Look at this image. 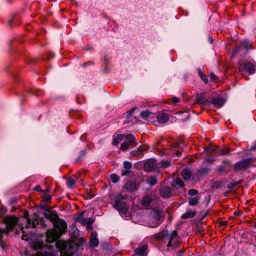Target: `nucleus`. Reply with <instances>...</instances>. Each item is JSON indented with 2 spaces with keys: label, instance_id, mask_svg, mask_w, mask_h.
Wrapping results in <instances>:
<instances>
[{
  "label": "nucleus",
  "instance_id": "nucleus-24",
  "mask_svg": "<svg viewBox=\"0 0 256 256\" xmlns=\"http://www.w3.org/2000/svg\"><path fill=\"white\" fill-rule=\"evenodd\" d=\"M182 175L185 180H188L191 176V172L188 169L185 168L182 170Z\"/></svg>",
  "mask_w": 256,
  "mask_h": 256
},
{
  "label": "nucleus",
  "instance_id": "nucleus-13",
  "mask_svg": "<svg viewBox=\"0 0 256 256\" xmlns=\"http://www.w3.org/2000/svg\"><path fill=\"white\" fill-rule=\"evenodd\" d=\"M210 102L213 104L214 107L220 108L223 106L225 102L224 100L221 97L214 98L210 100Z\"/></svg>",
  "mask_w": 256,
  "mask_h": 256
},
{
  "label": "nucleus",
  "instance_id": "nucleus-33",
  "mask_svg": "<svg viewBox=\"0 0 256 256\" xmlns=\"http://www.w3.org/2000/svg\"><path fill=\"white\" fill-rule=\"evenodd\" d=\"M168 230H163L162 232L158 234L157 238L158 240H162L168 234Z\"/></svg>",
  "mask_w": 256,
  "mask_h": 256
},
{
  "label": "nucleus",
  "instance_id": "nucleus-41",
  "mask_svg": "<svg viewBox=\"0 0 256 256\" xmlns=\"http://www.w3.org/2000/svg\"><path fill=\"white\" fill-rule=\"evenodd\" d=\"M161 164L164 168H167L170 165V160H162Z\"/></svg>",
  "mask_w": 256,
  "mask_h": 256
},
{
  "label": "nucleus",
  "instance_id": "nucleus-38",
  "mask_svg": "<svg viewBox=\"0 0 256 256\" xmlns=\"http://www.w3.org/2000/svg\"><path fill=\"white\" fill-rule=\"evenodd\" d=\"M150 112L148 111H143L142 112L140 116L144 118H146L150 116Z\"/></svg>",
  "mask_w": 256,
  "mask_h": 256
},
{
  "label": "nucleus",
  "instance_id": "nucleus-35",
  "mask_svg": "<svg viewBox=\"0 0 256 256\" xmlns=\"http://www.w3.org/2000/svg\"><path fill=\"white\" fill-rule=\"evenodd\" d=\"M110 178L111 181L114 184H116L117 182H118L120 180L119 176L117 174H111Z\"/></svg>",
  "mask_w": 256,
  "mask_h": 256
},
{
  "label": "nucleus",
  "instance_id": "nucleus-27",
  "mask_svg": "<svg viewBox=\"0 0 256 256\" xmlns=\"http://www.w3.org/2000/svg\"><path fill=\"white\" fill-rule=\"evenodd\" d=\"M199 198L198 197H190L188 198L189 204L192 206L196 205L199 201Z\"/></svg>",
  "mask_w": 256,
  "mask_h": 256
},
{
  "label": "nucleus",
  "instance_id": "nucleus-59",
  "mask_svg": "<svg viewBox=\"0 0 256 256\" xmlns=\"http://www.w3.org/2000/svg\"><path fill=\"white\" fill-rule=\"evenodd\" d=\"M184 251H181L180 252H179L178 254V256H183V254H184Z\"/></svg>",
  "mask_w": 256,
  "mask_h": 256
},
{
  "label": "nucleus",
  "instance_id": "nucleus-53",
  "mask_svg": "<svg viewBox=\"0 0 256 256\" xmlns=\"http://www.w3.org/2000/svg\"><path fill=\"white\" fill-rule=\"evenodd\" d=\"M86 230L88 231L92 230V227L90 224H88L86 226Z\"/></svg>",
  "mask_w": 256,
  "mask_h": 256
},
{
  "label": "nucleus",
  "instance_id": "nucleus-64",
  "mask_svg": "<svg viewBox=\"0 0 256 256\" xmlns=\"http://www.w3.org/2000/svg\"><path fill=\"white\" fill-rule=\"evenodd\" d=\"M255 158V159H254V160H256V158Z\"/></svg>",
  "mask_w": 256,
  "mask_h": 256
},
{
  "label": "nucleus",
  "instance_id": "nucleus-61",
  "mask_svg": "<svg viewBox=\"0 0 256 256\" xmlns=\"http://www.w3.org/2000/svg\"><path fill=\"white\" fill-rule=\"evenodd\" d=\"M206 161L208 162H212L214 160L208 158L206 160Z\"/></svg>",
  "mask_w": 256,
  "mask_h": 256
},
{
  "label": "nucleus",
  "instance_id": "nucleus-20",
  "mask_svg": "<svg viewBox=\"0 0 256 256\" xmlns=\"http://www.w3.org/2000/svg\"><path fill=\"white\" fill-rule=\"evenodd\" d=\"M146 150L143 148H140L138 150H135L131 152L130 154L132 156L138 158H142L144 155V152Z\"/></svg>",
  "mask_w": 256,
  "mask_h": 256
},
{
  "label": "nucleus",
  "instance_id": "nucleus-26",
  "mask_svg": "<svg viewBox=\"0 0 256 256\" xmlns=\"http://www.w3.org/2000/svg\"><path fill=\"white\" fill-rule=\"evenodd\" d=\"M196 212L188 211L185 214H183L181 218L184 219L188 218H193L195 216Z\"/></svg>",
  "mask_w": 256,
  "mask_h": 256
},
{
  "label": "nucleus",
  "instance_id": "nucleus-5",
  "mask_svg": "<svg viewBox=\"0 0 256 256\" xmlns=\"http://www.w3.org/2000/svg\"><path fill=\"white\" fill-rule=\"evenodd\" d=\"M150 220L149 226L151 228H156L159 226L162 222L161 220L162 216V212L158 210L153 209L150 212Z\"/></svg>",
  "mask_w": 256,
  "mask_h": 256
},
{
  "label": "nucleus",
  "instance_id": "nucleus-60",
  "mask_svg": "<svg viewBox=\"0 0 256 256\" xmlns=\"http://www.w3.org/2000/svg\"><path fill=\"white\" fill-rule=\"evenodd\" d=\"M88 64H89L88 62L84 63L82 64V66L85 67V66H86Z\"/></svg>",
  "mask_w": 256,
  "mask_h": 256
},
{
  "label": "nucleus",
  "instance_id": "nucleus-29",
  "mask_svg": "<svg viewBox=\"0 0 256 256\" xmlns=\"http://www.w3.org/2000/svg\"><path fill=\"white\" fill-rule=\"evenodd\" d=\"M210 172V168H202L198 170V173L201 176L207 175Z\"/></svg>",
  "mask_w": 256,
  "mask_h": 256
},
{
  "label": "nucleus",
  "instance_id": "nucleus-6",
  "mask_svg": "<svg viewBox=\"0 0 256 256\" xmlns=\"http://www.w3.org/2000/svg\"><path fill=\"white\" fill-rule=\"evenodd\" d=\"M238 68L240 72L243 76L246 75V72L252 74L256 72V63L250 62L242 63L240 64Z\"/></svg>",
  "mask_w": 256,
  "mask_h": 256
},
{
  "label": "nucleus",
  "instance_id": "nucleus-19",
  "mask_svg": "<svg viewBox=\"0 0 256 256\" xmlns=\"http://www.w3.org/2000/svg\"><path fill=\"white\" fill-rule=\"evenodd\" d=\"M155 166L156 165L154 161L152 160H150L146 161L145 163L144 168L146 171L150 172L154 168Z\"/></svg>",
  "mask_w": 256,
  "mask_h": 256
},
{
  "label": "nucleus",
  "instance_id": "nucleus-15",
  "mask_svg": "<svg viewBox=\"0 0 256 256\" xmlns=\"http://www.w3.org/2000/svg\"><path fill=\"white\" fill-rule=\"evenodd\" d=\"M230 162L228 160H225L222 162V164L218 168V171L219 172H225L227 173L228 172L229 166Z\"/></svg>",
  "mask_w": 256,
  "mask_h": 256
},
{
  "label": "nucleus",
  "instance_id": "nucleus-28",
  "mask_svg": "<svg viewBox=\"0 0 256 256\" xmlns=\"http://www.w3.org/2000/svg\"><path fill=\"white\" fill-rule=\"evenodd\" d=\"M198 71L199 76L200 78L204 81V82L205 84H207L208 82V78H206V76L204 74L202 70L201 69L198 68Z\"/></svg>",
  "mask_w": 256,
  "mask_h": 256
},
{
  "label": "nucleus",
  "instance_id": "nucleus-21",
  "mask_svg": "<svg viewBox=\"0 0 256 256\" xmlns=\"http://www.w3.org/2000/svg\"><path fill=\"white\" fill-rule=\"evenodd\" d=\"M157 119L159 122L164 123L168 120L169 117L168 114L166 113H162L158 115Z\"/></svg>",
  "mask_w": 256,
  "mask_h": 256
},
{
  "label": "nucleus",
  "instance_id": "nucleus-10",
  "mask_svg": "<svg viewBox=\"0 0 256 256\" xmlns=\"http://www.w3.org/2000/svg\"><path fill=\"white\" fill-rule=\"evenodd\" d=\"M148 245L144 244L139 246L134 250V253L138 256H147L148 254Z\"/></svg>",
  "mask_w": 256,
  "mask_h": 256
},
{
  "label": "nucleus",
  "instance_id": "nucleus-32",
  "mask_svg": "<svg viewBox=\"0 0 256 256\" xmlns=\"http://www.w3.org/2000/svg\"><path fill=\"white\" fill-rule=\"evenodd\" d=\"M147 183L150 186H153L156 183V178L155 176H150L147 180Z\"/></svg>",
  "mask_w": 256,
  "mask_h": 256
},
{
  "label": "nucleus",
  "instance_id": "nucleus-31",
  "mask_svg": "<svg viewBox=\"0 0 256 256\" xmlns=\"http://www.w3.org/2000/svg\"><path fill=\"white\" fill-rule=\"evenodd\" d=\"M230 148L226 147L224 148L220 149L218 150V154L219 155H225L229 154L230 152Z\"/></svg>",
  "mask_w": 256,
  "mask_h": 256
},
{
  "label": "nucleus",
  "instance_id": "nucleus-14",
  "mask_svg": "<svg viewBox=\"0 0 256 256\" xmlns=\"http://www.w3.org/2000/svg\"><path fill=\"white\" fill-rule=\"evenodd\" d=\"M160 192V196L163 198H168L171 196L172 190L170 187L162 186Z\"/></svg>",
  "mask_w": 256,
  "mask_h": 256
},
{
  "label": "nucleus",
  "instance_id": "nucleus-16",
  "mask_svg": "<svg viewBox=\"0 0 256 256\" xmlns=\"http://www.w3.org/2000/svg\"><path fill=\"white\" fill-rule=\"evenodd\" d=\"M99 244V241L97 238V233L96 232H93L92 233V236L90 239L89 246L90 248H96L98 246Z\"/></svg>",
  "mask_w": 256,
  "mask_h": 256
},
{
  "label": "nucleus",
  "instance_id": "nucleus-34",
  "mask_svg": "<svg viewBox=\"0 0 256 256\" xmlns=\"http://www.w3.org/2000/svg\"><path fill=\"white\" fill-rule=\"evenodd\" d=\"M130 144L128 142H123L120 146V149L123 151H126L129 148Z\"/></svg>",
  "mask_w": 256,
  "mask_h": 256
},
{
  "label": "nucleus",
  "instance_id": "nucleus-47",
  "mask_svg": "<svg viewBox=\"0 0 256 256\" xmlns=\"http://www.w3.org/2000/svg\"><path fill=\"white\" fill-rule=\"evenodd\" d=\"M87 220L88 224L92 225L94 222V220L92 218H90L86 220Z\"/></svg>",
  "mask_w": 256,
  "mask_h": 256
},
{
  "label": "nucleus",
  "instance_id": "nucleus-58",
  "mask_svg": "<svg viewBox=\"0 0 256 256\" xmlns=\"http://www.w3.org/2000/svg\"><path fill=\"white\" fill-rule=\"evenodd\" d=\"M208 39H209L210 42L211 44L213 43V39H212V37L209 36Z\"/></svg>",
  "mask_w": 256,
  "mask_h": 256
},
{
  "label": "nucleus",
  "instance_id": "nucleus-62",
  "mask_svg": "<svg viewBox=\"0 0 256 256\" xmlns=\"http://www.w3.org/2000/svg\"><path fill=\"white\" fill-rule=\"evenodd\" d=\"M176 154L177 156H179L180 154V152H176Z\"/></svg>",
  "mask_w": 256,
  "mask_h": 256
},
{
  "label": "nucleus",
  "instance_id": "nucleus-8",
  "mask_svg": "<svg viewBox=\"0 0 256 256\" xmlns=\"http://www.w3.org/2000/svg\"><path fill=\"white\" fill-rule=\"evenodd\" d=\"M253 48L252 44L250 41L244 40L242 42L240 46L232 50V55L234 56L242 50H244V54H247L250 50Z\"/></svg>",
  "mask_w": 256,
  "mask_h": 256
},
{
  "label": "nucleus",
  "instance_id": "nucleus-18",
  "mask_svg": "<svg viewBox=\"0 0 256 256\" xmlns=\"http://www.w3.org/2000/svg\"><path fill=\"white\" fill-rule=\"evenodd\" d=\"M138 186L137 184L132 181H128L124 185V188L128 192H134L138 189Z\"/></svg>",
  "mask_w": 256,
  "mask_h": 256
},
{
  "label": "nucleus",
  "instance_id": "nucleus-43",
  "mask_svg": "<svg viewBox=\"0 0 256 256\" xmlns=\"http://www.w3.org/2000/svg\"><path fill=\"white\" fill-rule=\"evenodd\" d=\"M198 193V191L194 189H190L188 190V194L192 196H196Z\"/></svg>",
  "mask_w": 256,
  "mask_h": 256
},
{
  "label": "nucleus",
  "instance_id": "nucleus-49",
  "mask_svg": "<svg viewBox=\"0 0 256 256\" xmlns=\"http://www.w3.org/2000/svg\"><path fill=\"white\" fill-rule=\"evenodd\" d=\"M52 199V196H46L44 198V200L46 202H50Z\"/></svg>",
  "mask_w": 256,
  "mask_h": 256
},
{
  "label": "nucleus",
  "instance_id": "nucleus-11",
  "mask_svg": "<svg viewBox=\"0 0 256 256\" xmlns=\"http://www.w3.org/2000/svg\"><path fill=\"white\" fill-rule=\"evenodd\" d=\"M154 196L152 194H146L143 196L142 204L145 208H148L151 205L154 200Z\"/></svg>",
  "mask_w": 256,
  "mask_h": 256
},
{
  "label": "nucleus",
  "instance_id": "nucleus-22",
  "mask_svg": "<svg viewBox=\"0 0 256 256\" xmlns=\"http://www.w3.org/2000/svg\"><path fill=\"white\" fill-rule=\"evenodd\" d=\"M44 244L38 242H34L31 244V248L35 250H42Z\"/></svg>",
  "mask_w": 256,
  "mask_h": 256
},
{
  "label": "nucleus",
  "instance_id": "nucleus-12",
  "mask_svg": "<svg viewBox=\"0 0 256 256\" xmlns=\"http://www.w3.org/2000/svg\"><path fill=\"white\" fill-rule=\"evenodd\" d=\"M44 216L46 218L49 220L50 222H53L54 220L58 218V216L55 210H50L44 214Z\"/></svg>",
  "mask_w": 256,
  "mask_h": 256
},
{
  "label": "nucleus",
  "instance_id": "nucleus-45",
  "mask_svg": "<svg viewBox=\"0 0 256 256\" xmlns=\"http://www.w3.org/2000/svg\"><path fill=\"white\" fill-rule=\"evenodd\" d=\"M130 172L131 171L130 170L126 169L124 170H122V176H124L128 175L129 174H130Z\"/></svg>",
  "mask_w": 256,
  "mask_h": 256
},
{
  "label": "nucleus",
  "instance_id": "nucleus-56",
  "mask_svg": "<svg viewBox=\"0 0 256 256\" xmlns=\"http://www.w3.org/2000/svg\"><path fill=\"white\" fill-rule=\"evenodd\" d=\"M135 109H136V108H132L128 112L129 113V114L130 115H132L134 113Z\"/></svg>",
  "mask_w": 256,
  "mask_h": 256
},
{
  "label": "nucleus",
  "instance_id": "nucleus-36",
  "mask_svg": "<svg viewBox=\"0 0 256 256\" xmlns=\"http://www.w3.org/2000/svg\"><path fill=\"white\" fill-rule=\"evenodd\" d=\"M207 102H208V100H202V97H199V98H198L195 100L194 104L198 103V104H202V105L204 106V105H206V104Z\"/></svg>",
  "mask_w": 256,
  "mask_h": 256
},
{
  "label": "nucleus",
  "instance_id": "nucleus-37",
  "mask_svg": "<svg viewBox=\"0 0 256 256\" xmlns=\"http://www.w3.org/2000/svg\"><path fill=\"white\" fill-rule=\"evenodd\" d=\"M174 183L177 185V186H178L180 187H182L184 186V182H182V180L180 178H176L174 180Z\"/></svg>",
  "mask_w": 256,
  "mask_h": 256
},
{
  "label": "nucleus",
  "instance_id": "nucleus-25",
  "mask_svg": "<svg viewBox=\"0 0 256 256\" xmlns=\"http://www.w3.org/2000/svg\"><path fill=\"white\" fill-rule=\"evenodd\" d=\"M124 138V135L122 134H119L116 135V136L114 138L112 144L114 146H118L119 142L122 140Z\"/></svg>",
  "mask_w": 256,
  "mask_h": 256
},
{
  "label": "nucleus",
  "instance_id": "nucleus-46",
  "mask_svg": "<svg viewBox=\"0 0 256 256\" xmlns=\"http://www.w3.org/2000/svg\"><path fill=\"white\" fill-rule=\"evenodd\" d=\"M210 78L213 81L217 80V76L213 72H211L210 74Z\"/></svg>",
  "mask_w": 256,
  "mask_h": 256
},
{
  "label": "nucleus",
  "instance_id": "nucleus-30",
  "mask_svg": "<svg viewBox=\"0 0 256 256\" xmlns=\"http://www.w3.org/2000/svg\"><path fill=\"white\" fill-rule=\"evenodd\" d=\"M75 183L76 180L74 177L71 176L66 181L67 186L69 188H72L74 185Z\"/></svg>",
  "mask_w": 256,
  "mask_h": 256
},
{
  "label": "nucleus",
  "instance_id": "nucleus-3",
  "mask_svg": "<svg viewBox=\"0 0 256 256\" xmlns=\"http://www.w3.org/2000/svg\"><path fill=\"white\" fill-rule=\"evenodd\" d=\"M126 194L123 195L121 194H118L114 202L113 206L118 211L120 214L121 215H126L128 213V206L127 204L124 201L128 198Z\"/></svg>",
  "mask_w": 256,
  "mask_h": 256
},
{
  "label": "nucleus",
  "instance_id": "nucleus-9",
  "mask_svg": "<svg viewBox=\"0 0 256 256\" xmlns=\"http://www.w3.org/2000/svg\"><path fill=\"white\" fill-rule=\"evenodd\" d=\"M24 216L26 220V228H36L39 226L42 228H45L46 227V224L42 219H34L32 220L28 218V213L24 214Z\"/></svg>",
  "mask_w": 256,
  "mask_h": 256
},
{
  "label": "nucleus",
  "instance_id": "nucleus-4",
  "mask_svg": "<svg viewBox=\"0 0 256 256\" xmlns=\"http://www.w3.org/2000/svg\"><path fill=\"white\" fill-rule=\"evenodd\" d=\"M56 246L60 251L61 256H72L76 250L71 243L62 240L56 242Z\"/></svg>",
  "mask_w": 256,
  "mask_h": 256
},
{
  "label": "nucleus",
  "instance_id": "nucleus-63",
  "mask_svg": "<svg viewBox=\"0 0 256 256\" xmlns=\"http://www.w3.org/2000/svg\"><path fill=\"white\" fill-rule=\"evenodd\" d=\"M104 70H105V71H106V70H107V68H106H106H104Z\"/></svg>",
  "mask_w": 256,
  "mask_h": 256
},
{
  "label": "nucleus",
  "instance_id": "nucleus-55",
  "mask_svg": "<svg viewBox=\"0 0 256 256\" xmlns=\"http://www.w3.org/2000/svg\"><path fill=\"white\" fill-rule=\"evenodd\" d=\"M212 150V149H211L210 148H205V151H206V152H207V153H209V152H210L211 150Z\"/></svg>",
  "mask_w": 256,
  "mask_h": 256
},
{
  "label": "nucleus",
  "instance_id": "nucleus-40",
  "mask_svg": "<svg viewBox=\"0 0 256 256\" xmlns=\"http://www.w3.org/2000/svg\"><path fill=\"white\" fill-rule=\"evenodd\" d=\"M42 256H55V254L52 252H43Z\"/></svg>",
  "mask_w": 256,
  "mask_h": 256
},
{
  "label": "nucleus",
  "instance_id": "nucleus-50",
  "mask_svg": "<svg viewBox=\"0 0 256 256\" xmlns=\"http://www.w3.org/2000/svg\"><path fill=\"white\" fill-rule=\"evenodd\" d=\"M172 102L174 104H176V103H178L179 102H180V99L179 98H176V97H174L172 99Z\"/></svg>",
  "mask_w": 256,
  "mask_h": 256
},
{
  "label": "nucleus",
  "instance_id": "nucleus-44",
  "mask_svg": "<svg viewBox=\"0 0 256 256\" xmlns=\"http://www.w3.org/2000/svg\"><path fill=\"white\" fill-rule=\"evenodd\" d=\"M24 227H22L21 228V230L22 231V232L23 234L22 239L24 240H27L28 238V236L26 234H24L26 233V232L24 231Z\"/></svg>",
  "mask_w": 256,
  "mask_h": 256
},
{
  "label": "nucleus",
  "instance_id": "nucleus-42",
  "mask_svg": "<svg viewBox=\"0 0 256 256\" xmlns=\"http://www.w3.org/2000/svg\"><path fill=\"white\" fill-rule=\"evenodd\" d=\"M32 92L36 96H39L42 94V92L40 90H34Z\"/></svg>",
  "mask_w": 256,
  "mask_h": 256
},
{
  "label": "nucleus",
  "instance_id": "nucleus-48",
  "mask_svg": "<svg viewBox=\"0 0 256 256\" xmlns=\"http://www.w3.org/2000/svg\"><path fill=\"white\" fill-rule=\"evenodd\" d=\"M34 190L36 191L39 192H42V190L41 189L40 186V185H36L35 186Z\"/></svg>",
  "mask_w": 256,
  "mask_h": 256
},
{
  "label": "nucleus",
  "instance_id": "nucleus-23",
  "mask_svg": "<svg viewBox=\"0 0 256 256\" xmlns=\"http://www.w3.org/2000/svg\"><path fill=\"white\" fill-rule=\"evenodd\" d=\"M126 142H128L130 144H132L136 142V138L132 134H128L125 136Z\"/></svg>",
  "mask_w": 256,
  "mask_h": 256
},
{
  "label": "nucleus",
  "instance_id": "nucleus-57",
  "mask_svg": "<svg viewBox=\"0 0 256 256\" xmlns=\"http://www.w3.org/2000/svg\"><path fill=\"white\" fill-rule=\"evenodd\" d=\"M104 64H108V58H106V56H104Z\"/></svg>",
  "mask_w": 256,
  "mask_h": 256
},
{
  "label": "nucleus",
  "instance_id": "nucleus-51",
  "mask_svg": "<svg viewBox=\"0 0 256 256\" xmlns=\"http://www.w3.org/2000/svg\"><path fill=\"white\" fill-rule=\"evenodd\" d=\"M87 220V218H82L81 220V222H82V223L84 224H86V226L88 225V221L87 220Z\"/></svg>",
  "mask_w": 256,
  "mask_h": 256
},
{
  "label": "nucleus",
  "instance_id": "nucleus-1",
  "mask_svg": "<svg viewBox=\"0 0 256 256\" xmlns=\"http://www.w3.org/2000/svg\"><path fill=\"white\" fill-rule=\"evenodd\" d=\"M52 224L54 226V228L48 230L46 232V240L49 243L53 242L58 239L67 228L66 222L58 217Z\"/></svg>",
  "mask_w": 256,
  "mask_h": 256
},
{
  "label": "nucleus",
  "instance_id": "nucleus-17",
  "mask_svg": "<svg viewBox=\"0 0 256 256\" xmlns=\"http://www.w3.org/2000/svg\"><path fill=\"white\" fill-rule=\"evenodd\" d=\"M178 236V233L176 230H174L170 236L169 242L167 244L168 247H172L173 248L177 246V243H173L174 240Z\"/></svg>",
  "mask_w": 256,
  "mask_h": 256
},
{
  "label": "nucleus",
  "instance_id": "nucleus-54",
  "mask_svg": "<svg viewBox=\"0 0 256 256\" xmlns=\"http://www.w3.org/2000/svg\"><path fill=\"white\" fill-rule=\"evenodd\" d=\"M256 150V142L252 146V147L250 148V150Z\"/></svg>",
  "mask_w": 256,
  "mask_h": 256
},
{
  "label": "nucleus",
  "instance_id": "nucleus-52",
  "mask_svg": "<svg viewBox=\"0 0 256 256\" xmlns=\"http://www.w3.org/2000/svg\"><path fill=\"white\" fill-rule=\"evenodd\" d=\"M49 192H50V190L47 188V189H46L45 190H42L41 193L42 194H48Z\"/></svg>",
  "mask_w": 256,
  "mask_h": 256
},
{
  "label": "nucleus",
  "instance_id": "nucleus-2",
  "mask_svg": "<svg viewBox=\"0 0 256 256\" xmlns=\"http://www.w3.org/2000/svg\"><path fill=\"white\" fill-rule=\"evenodd\" d=\"M2 222L6 225L5 228H0V246L4 248L6 246L4 236H7L10 232L13 230L18 222V218L14 216L11 215L4 218Z\"/></svg>",
  "mask_w": 256,
  "mask_h": 256
},
{
  "label": "nucleus",
  "instance_id": "nucleus-39",
  "mask_svg": "<svg viewBox=\"0 0 256 256\" xmlns=\"http://www.w3.org/2000/svg\"><path fill=\"white\" fill-rule=\"evenodd\" d=\"M124 166L125 169L130 170L132 168V164L130 162L126 161L124 162Z\"/></svg>",
  "mask_w": 256,
  "mask_h": 256
},
{
  "label": "nucleus",
  "instance_id": "nucleus-7",
  "mask_svg": "<svg viewBox=\"0 0 256 256\" xmlns=\"http://www.w3.org/2000/svg\"><path fill=\"white\" fill-rule=\"evenodd\" d=\"M254 157L244 158L234 164V170L238 172L242 170H246L250 167L254 161Z\"/></svg>",
  "mask_w": 256,
  "mask_h": 256
}]
</instances>
